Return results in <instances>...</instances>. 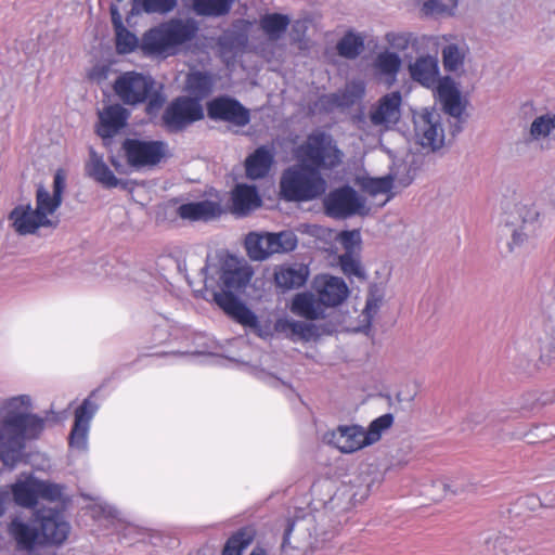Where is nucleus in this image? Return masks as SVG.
Masks as SVG:
<instances>
[{
	"label": "nucleus",
	"mask_w": 555,
	"mask_h": 555,
	"mask_svg": "<svg viewBox=\"0 0 555 555\" xmlns=\"http://www.w3.org/2000/svg\"><path fill=\"white\" fill-rule=\"evenodd\" d=\"M164 320H165V321H166V323H167V324H166V330H165V331H162V330L159 328V326H160V325H159V324H157V325H156V328H155V333H154L155 338H156L157 340H159V341H163V340L167 339V338L170 336V328H171V324H170V322L168 321V319H167V318H165V317H164Z\"/></svg>",
	"instance_id": "obj_62"
},
{
	"label": "nucleus",
	"mask_w": 555,
	"mask_h": 555,
	"mask_svg": "<svg viewBox=\"0 0 555 555\" xmlns=\"http://www.w3.org/2000/svg\"><path fill=\"white\" fill-rule=\"evenodd\" d=\"M291 311L300 318L314 321L324 318V307L320 298L312 293L305 292L294 296L291 304Z\"/></svg>",
	"instance_id": "obj_32"
},
{
	"label": "nucleus",
	"mask_w": 555,
	"mask_h": 555,
	"mask_svg": "<svg viewBox=\"0 0 555 555\" xmlns=\"http://www.w3.org/2000/svg\"><path fill=\"white\" fill-rule=\"evenodd\" d=\"M47 418L33 412L29 395L4 399L0 404V461L14 468L23 459L27 443L43 434Z\"/></svg>",
	"instance_id": "obj_1"
},
{
	"label": "nucleus",
	"mask_w": 555,
	"mask_h": 555,
	"mask_svg": "<svg viewBox=\"0 0 555 555\" xmlns=\"http://www.w3.org/2000/svg\"><path fill=\"white\" fill-rule=\"evenodd\" d=\"M339 263L346 275L364 279L365 273L361 267L359 257L354 255V253H344L339 257Z\"/></svg>",
	"instance_id": "obj_54"
},
{
	"label": "nucleus",
	"mask_w": 555,
	"mask_h": 555,
	"mask_svg": "<svg viewBox=\"0 0 555 555\" xmlns=\"http://www.w3.org/2000/svg\"><path fill=\"white\" fill-rule=\"evenodd\" d=\"M129 117L130 112L121 104L106 105L98 113L96 133L103 139L113 138L127 126Z\"/></svg>",
	"instance_id": "obj_17"
},
{
	"label": "nucleus",
	"mask_w": 555,
	"mask_h": 555,
	"mask_svg": "<svg viewBox=\"0 0 555 555\" xmlns=\"http://www.w3.org/2000/svg\"><path fill=\"white\" fill-rule=\"evenodd\" d=\"M173 259L171 256H159L156 261V269L155 273L153 274H146L143 273L144 278H141V282L144 284H151V287H153L157 292H164L166 295L171 296V267H172Z\"/></svg>",
	"instance_id": "obj_31"
},
{
	"label": "nucleus",
	"mask_w": 555,
	"mask_h": 555,
	"mask_svg": "<svg viewBox=\"0 0 555 555\" xmlns=\"http://www.w3.org/2000/svg\"><path fill=\"white\" fill-rule=\"evenodd\" d=\"M94 514L95 515H102L107 518H115L117 517V509L109 505L108 503L99 500L98 503L94 505Z\"/></svg>",
	"instance_id": "obj_59"
},
{
	"label": "nucleus",
	"mask_w": 555,
	"mask_h": 555,
	"mask_svg": "<svg viewBox=\"0 0 555 555\" xmlns=\"http://www.w3.org/2000/svg\"><path fill=\"white\" fill-rule=\"evenodd\" d=\"M436 91L443 111L460 121L465 111V104L462 102L461 92L455 82L450 77H443Z\"/></svg>",
	"instance_id": "obj_22"
},
{
	"label": "nucleus",
	"mask_w": 555,
	"mask_h": 555,
	"mask_svg": "<svg viewBox=\"0 0 555 555\" xmlns=\"http://www.w3.org/2000/svg\"><path fill=\"white\" fill-rule=\"evenodd\" d=\"M410 74L413 80L426 88H437L439 81L438 60L435 56H420L410 65Z\"/></svg>",
	"instance_id": "obj_27"
},
{
	"label": "nucleus",
	"mask_w": 555,
	"mask_h": 555,
	"mask_svg": "<svg viewBox=\"0 0 555 555\" xmlns=\"http://www.w3.org/2000/svg\"><path fill=\"white\" fill-rule=\"evenodd\" d=\"M464 491V483L460 479L439 478L434 480L426 489V494L434 501H439L449 494L456 495Z\"/></svg>",
	"instance_id": "obj_37"
},
{
	"label": "nucleus",
	"mask_w": 555,
	"mask_h": 555,
	"mask_svg": "<svg viewBox=\"0 0 555 555\" xmlns=\"http://www.w3.org/2000/svg\"><path fill=\"white\" fill-rule=\"evenodd\" d=\"M36 520L41 548L59 547L68 539L72 527L59 509L37 508Z\"/></svg>",
	"instance_id": "obj_6"
},
{
	"label": "nucleus",
	"mask_w": 555,
	"mask_h": 555,
	"mask_svg": "<svg viewBox=\"0 0 555 555\" xmlns=\"http://www.w3.org/2000/svg\"><path fill=\"white\" fill-rule=\"evenodd\" d=\"M274 328L293 341H309L319 337V327L310 322L297 321L288 318L278 319Z\"/></svg>",
	"instance_id": "obj_26"
},
{
	"label": "nucleus",
	"mask_w": 555,
	"mask_h": 555,
	"mask_svg": "<svg viewBox=\"0 0 555 555\" xmlns=\"http://www.w3.org/2000/svg\"><path fill=\"white\" fill-rule=\"evenodd\" d=\"M217 79L211 72L192 70L186 76L185 90L191 98L202 101L212 93Z\"/></svg>",
	"instance_id": "obj_28"
},
{
	"label": "nucleus",
	"mask_w": 555,
	"mask_h": 555,
	"mask_svg": "<svg viewBox=\"0 0 555 555\" xmlns=\"http://www.w3.org/2000/svg\"><path fill=\"white\" fill-rule=\"evenodd\" d=\"M209 118L222 120L238 127L246 126L250 120L249 111L237 100L222 95L215 98L207 104Z\"/></svg>",
	"instance_id": "obj_12"
},
{
	"label": "nucleus",
	"mask_w": 555,
	"mask_h": 555,
	"mask_svg": "<svg viewBox=\"0 0 555 555\" xmlns=\"http://www.w3.org/2000/svg\"><path fill=\"white\" fill-rule=\"evenodd\" d=\"M325 214L334 219L364 216L369 212L366 201L349 185L332 190L323 201Z\"/></svg>",
	"instance_id": "obj_5"
},
{
	"label": "nucleus",
	"mask_w": 555,
	"mask_h": 555,
	"mask_svg": "<svg viewBox=\"0 0 555 555\" xmlns=\"http://www.w3.org/2000/svg\"><path fill=\"white\" fill-rule=\"evenodd\" d=\"M323 441L347 454L367 447L364 439V428L360 425H340L336 429L324 434Z\"/></svg>",
	"instance_id": "obj_16"
},
{
	"label": "nucleus",
	"mask_w": 555,
	"mask_h": 555,
	"mask_svg": "<svg viewBox=\"0 0 555 555\" xmlns=\"http://www.w3.org/2000/svg\"><path fill=\"white\" fill-rule=\"evenodd\" d=\"M254 531L243 528L234 533L225 543L222 555H242L243 551L253 542Z\"/></svg>",
	"instance_id": "obj_43"
},
{
	"label": "nucleus",
	"mask_w": 555,
	"mask_h": 555,
	"mask_svg": "<svg viewBox=\"0 0 555 555\" xmlns=\"http://www.w3.org/2000/svg\"><path fill=\"white\" fill-rule=\"evenodd\" d=\"M365 94V85L362 80L348 82L344 89L337 92L322 95L319 99L320 105L325 111L335 108H348L360 102Z\"/></svg>",
	"instance_id": "obj_18"
},
{
	"label": "nucleus",
	"mask_w": 555,
	"mask_h": 555,
	"mask_svg": "<svg viewBox=\"0 0 555 555\" xmlns=\"http://www.w3.org/2000/svg\"><path fill=\"white\" fill-rule=\"evenodd\" d=\"M234 0H193V10L198 15L221 16L231 10Z\"/></svg>",
	"instance_id": "obj_41"
},
{
	"label": "nucleus",
	"mask_w": 555,
	"mask_h": 555,
	"mask_svg": "<svg viewBox=\"0 0 555 555\" xmlns=\"http://www.w3.org/2000/svg\"><path fill=\"white\" fill-rule=\"evenodd\" d=\"M326 181L317 168L302 163L286 168L280 180V192L289 202H309L323 195Z\"/></svg>",
	"instance_id": "obj_2"
},
{
	"label": "nucleus",
	"mask_w": 555,
	"mask_h": 555,
	"mask_svg": "<svg viewBox=\"0 0 555 555\" xmlns=\"http://www.w3.org/2000/svg\"><path fill=\"white\" fill-rule=\"evenodd\" d=\"M314 289L323 307H336L348 296V287L340 278L321 275L314 280Z\"/></svg>",
	"instance_id": "obj_19"
},
{
	"label": "nucleus",
	"mask_w": 555,
	"mask_h": 555,
	"mask_svg": "<svg viewBox=\"0 0 555 555\" xmlns=\"http://www.w3.org/2000/svg\"><path fill=\"white\" fill-rule=\"evenodd\" d=\"M12 228L18 235H33L42 228H56L57 219H44L30 203L15 206L9 214Z\"/></svg>",
	"instance_id": "obj_11"
},
{
	"label": "nucleus",
	"mask_w": 555,
	"mask_h": 555,
	"mask_svg": "<svg viewBox=\"0 0 555 555\" xmlns=\"http://www.w3.org/2000/svg\"><path fill=\"white\" fill-rule=\"evenodd\" d=\"M365 189L373 195L376 194H387L392 189V177L386 176L382 178L371 179Z\"/></svg>",
	"instance_id": "obj_55"
},
{
	"label": "nucleus",
	"mask_w": 555,
	"mask_h": 555,
	"mask_svg": "<svg viewBox=\"0 0 555 555\" xmlns=\"http://www.w3.org/2000/svg\"><path fill=\"white\" fill-rule=\"evenodd\" d=\"M415 139L423 147L437 151L444 143V131L440 116L428 109H424L414 116Z\"/></svg>",
	"instance_id": "obj_9"
},
{
	"label": "nucleus",
	"mask_w": 555,
	"mask_h": 555,
	"mask_svg": "<svg viewBox=\"0 0 555 555\" xmlns=\"http://www.w3.org/2000/svg\"><path fill=\"white\" fill-rule=\"evenodd\" d=\"M270 233L250 232L245 238V247L250 259L261 261L273 255Z\"/></svg>",
	"instance_id": "obj_35"
},
{
	"label": "nucleus",
	"mask_w": 555,
	"mask_h": 555,
	"mask_svg": "<svg viewBox=\"0 0 555 555\" xmlns=\"http://www.w3.org/2000/svg\"><path fill=\"white\" fill-rule=\"evenodd\" d=\"M66 186V177L63 170H57L53 178V192L52 194L56 195L57 197L62 198L63 192Z\"/></svg>",
	"instance_id": "obj_60"
},
{
	"label": "nucleus",
	"mask_w": 555,
	"mask_h": 555,
	"mask_svg": "<svg viewBox=\"0 0 555 555\" xmlns=\"http://www.w3.org/2000/svg\"><path fill=\"white\" fill-rule=\"evenodd\" d=\"M291 24V18L281 13H267L259 20V27L271 41L283 37Z\"/></svg>",
	"instance_id": "obj_36"
},
{
	"label": "nucleus",
	"mask_w": 555,
	"mask_h": 555,
	"mask_svg": "<svg viewBox=\"0 0 555 555\" xmlns=\"http://www.w3.org/2000/svg\"><path fill=\"white\" fill-rule=\"evenodd\" d=\"M178 214L182 219L190 221H210L221 216V205L214 201H201L183 204L179 207Z\"/></svg>",
	"instance_id": "obj_30"
},
{
	"label": "nucleus",
	"mask_w": 555,
	"mask_h": 555,
	"mask_svg": "<svg viewBox=\"0 0 555 555\" xmlns=\"http://www.w3.org/2000/svg\"><path fill=\"white\" fill-rule=\"evenodd\" d=\"M231 210L236 216H246L261 205L258 191L253 185L237 184L232 191Z\"/></svg>",
	"instance_id": "obj_29"
},
{
	"label": "nucleus",
	"mask_w": 555,
	"mask_h": 555,
	"mask_svg": "<svg viewBox=\"0 0 555 555\" xmlns=\"http://www.w3.org/2000/svg\"><path fill=\"white\" fill-rule=\"evenodd\" d=\"M201 101L193 98H176L175 125L176 131L204 118Z\"/></svg>",
	"instance_id": "obj_34"
},
{
	"label": "nucleus",
	"mask_w": 555,
	"mask_h": 555,
	"mask_svg": "<svg viewBox=\"0 0 555 555\" xmlns=\"http://www.w3.org/2000/svg\"><path fill=\"white\" fill-rule=\"evenodd\" d=\"M98 410L99 405L91 397L86 398L75 410L74 425L68 437L70 448L87 450L90 423Z\"/></svg>",
	"instance_id": "obj_14"
},
{
	"label": "nucleus",
	"mask_w": 555,
	"mask_h": 555,
	"mask_svg": "<svg viewBox=\"0 0 555 555\" xmlns=\"http://www.w3.org/2000/svg\"><path fill=\"white\" fill-rule=\"evenodd\" d=\"M509 231L507 248L511 253L533 246L541 229L540 212L529 203H517L505 222Z\"/></svg>",
	"instance_id": "obj_4"
},
{
	"label": "nucleus",
	"mask_w": 555,
	"mask_h": 555,
	"mask_svg": "<svg viewBox=\"0 0 555 555\" xmlns=\"http://www.w3.org/2000/svg\"><path fill=\"white\" fill-rule=\"evenodd\" d=\"M111 18L115 30L125 27L122 23V17L118 11V8L115 4L111 5Z\"/></svg>",
	"instance_id": "obj_61"
},
{
	"label": "nucleus",
	"mask_w": 555,
	"mask_h": 555,
	"mask_svg": "<svg viewBox=\"0 0 555 555\" xmlns=\"http://www.w3.org/2000/svg\"><path fill=\"white\" fill-rule=\"evenodd\" d=\"M385 40L391 49L402 52L416 42V37L408 31H389Z\"/></svg>",
	"instance_id": "obj_50"
},
{
	"label": "nucleus",
	"mask_w": 555,
	"mask_h": 555,
	"mask_svg": "<svg viewBox=\"0 0 555 555\" xmlns=\"http://www.w3.org/2000/svg\"><path fill=\"white\" fill-rule=\"evenodd\" d=\"M555 138V113L546 112L534 117L531 121L525 141L527 144H535L541 149L548 147V143Z\"/></svg>",
	"instance_id": "obj_20"
},
{
	"label": "nucleus",
	"mask_w": 555,
	"mask_h": 555,
	"mask_svg": "<svg viewBox=\"0 0 555 555\" xmlns=\"http://www.w3.org/2000/svg\"><path fill=\"white\" fill-rule=\"evenodd\" d=\"M171 208H172V206H171L170 202L163 204V205H158L157 210H156V221L157 222L165 221L167 219V211L171 210Z\"/></svg>",
	"instance_id": "obj_63"
},
{
	"label": "nucleus",
	"mask_w": 555,
	"mask_h": 555,
	"mask_svg": "<svg viewBox=\"0 0 555 555\" xmlns=\"http://www.w3.org/2000/svg\"><path fill=\"white\" fill-rule=\"evenodd\" d=\"M86 172L94 181L106 189H113L120 184V180L105 164L103 156L94 150H90L89 160L86 164Z\"/></svg>",
	"instance_id": "obj_33"
},
{
	"label": "nucleus",
	"mask_w": 555,
	"mask_h": 555,
	"mask_svg": "<svg viewBox=\"0 0 555 555\" xmlns=\"http://www.w3.org/2000/svg\"><path fill=\"white\" fill-rule=\"evenodd\" d=\"M466 56L465 44L451 43L442 49V63L447 72H457L462 68Z\"/></svg>",
	"instance_id": "obj_42"
},
{
	"label": "nucleus",
	"mask_w": 555,
	"mask_h": 555,
	"mask_svg": "<svg viewBox=\"0 0 555 555\" xmlns=\"http://www.w3.org/2000/svg\"><path fill=\"white\" fill-rule=\"evenodd\" d=\"M233 292L223 287L221 292L214 293V301L230 317L242 304Z\"/></svg>",
	"instance_id": "obj_53"
},
{
	"label": "nucleus",
	"mask_w": 555,
	"mask_h": 555,
	"mask_svg": "<svg viewBox=\"0 0 555 555\" xmlns=\"http://www.w3.org/2000/svg\"><path fill=\"white\" fill-rule=\"evenodd\" d=\"M401 93L393 91L382 96L376 104L372 105L369 118L373 126L389 129L396 125L401 117Z\"/></svg>",
	"instance_id": "obj_15"
},
{
	"label": "nucleus",
	"mask_w": 555,
	"mask_h": 555,
	"mask_svg": "<svg viewBox=\"0 0 555 555\" xmlns=\"http://www.w3.org/2000/svg\"><path fill=\"white\" fill-rule=\"evenodd\" d=\"M146 101L147 115L156 116L164 107L166 98L162 92L152 90Z\"/></svg>",
	"instance_id": "obj_57"
},
{
	"label": "nucleus",
	"mask_w": 555,
	"mask_h": 555,
	"mask_svg": "<svg viewBox=\"0 0 555 555\" xmlns=\"http://www.w3.org/2000/svg\"><path fill=\"white\" fill-rule=\"evenodd\" d=\"M294 155L299 163L317 168L318 171L336 168L344 157L334 138L321 130L308 134L305 142L295 149Z\"/></svg>",
	"instance_id": "obj_3"
},
{
	"label": "nucleus",
	"mask_w": 555,
	"mask_h": 555,
	"mask_svg": "<svg viewBox=\"0 0 555 555\" xmlns=\"http://www.w3.org/2000/svg\"><path fill=\"white\" fill-rule=\"evenodd\" d=\"M163 119L168 129L173 128V102L167 105Z\"/></svg>",
	"instance_id": "obj_64"
},
{
	"label": "nucleus",
	"mask_w": 555,
	"mask_h": 555,
	"mask_svg": "<svg viewBox=\"0 0 555 555\" xmlns=\"http://www.w3.org/2000/svg\"><path fill=\"white\" fill-rule=\"evenodd\" d=\"M198 30L197 23L194 20H176L175 40L176 48L194 38Z\"/></svg>",
	"instance_id": "obj_52"
},
{
	"label": "nucleus",
	"mask_w": 555,
	"mask_h": 555,
	"mask_svg": "<svg viewBox=\"0 0 555 555\" xmlns=\"http://www.w3.org/2000/svg\"><path fill=\"white\" fill-rule=\"evenodd\" d=\"M10 489L16 505L24 508H36L38 505V478L33 474L21 475Z\"/></svg>",
	"instance_id": "obj_21"
},
{
	"label": "nucleus",
	"mask_w": 555,
	"mask_h": 555,
	"mask_svg": "<svg viewBox=\"0 0 555 555\" xmlns=\"http://www.w3.org/2000/svg\"><path fill=\"white\" fill-rule=\"evenodd\" d=\"M253 270L246 264H240L236 259L229 258L221 266L220 281L229 291H241L250 281Z\"/></svg>",
	"instance_id": "obj_23"
},
{
	"label": "nucleus",
	"mask_w": 555,
	"mask_h": 555,
	"mask_svg": "<svg viewBox=\"0 0 555 555\" xmlns=\"http://www.w3.org/2000/svg\"><path fill=\"white\" fill-rule=\"evenodd\" d=\"M126 158L132 167L154 166L165 155V144L160 141L126 139L122 143Z\"/></svg>",
	"instance_id": "obj_10"
},
{
	"label": "nucleus",
	"mask_w": 555,
	"mask_h": 555,
	"mask_svg": "<svg viewBox=\"0 0 555 555\" xmlns=\"http://www.w3.org/2000/svg\"><path fill=\"white\" fill-rule=\"evenodd\" d=\"M459 0H427L422 12L427 16L453 15Z\"/></svg>",
	"instance_id": "obj_45"
},
{
	"label": "nucleus",
	"mask_w": 555,
	"mask_h": 555,
	"mask_svg": "<svg viewBox=\"0 0 555 555\" xmlns=\"http://www.w3.org/2000/svg\"><path fill=\"white\" fill-rule=\"evenodd\" d=\"M7 533L18 552L33 554L41 548L36 509L29 518L23 513L11 515L7 524Z\"/></svg>",
	"instance_id": "obj_7"
},
{
	"label": "nucleus",
	"mask_w": 555,
	"mask_h": 555,
	"mask_svg": "<svg viewBox=\"0 0 555 555\" xmlns=\"http://www.w3.org/2000/svg\"><path fill=\"white\" fill-rule=\"evenodd\" d=\"M64 487L62 485L41 480L38 478V501L57 502L62 500Z\"/></svg>",
	"instance_id": "obj_51"
},
{
	"label": "nucleus",
	"mask_w": 555,
	"mask_h": 555,
	"mask_svg": "<svg viewBox=\"0 0 555 555\" xmlns=\"http://www.w3.org/2000/svg\"><path fill=\"white\" fill-rule=\"evenodd\" d=\"M173 47V20L145 31L140 41V51L145 56H165Z\"/></svg>",
	"instance_id": "obj_13"
},
{
	"label": "nucleus",
	"mask_w": 555,
	"mask_h": 555,
	"mask_svg": "<svg viewBox=\"0 0 555 555\" xmlns=\"http://www.w3.org/2000/svg\"><path fill=\"white\" fill-rule=\"evenodd\" d=\"M61 205L62 198L52 194L41 184L37 186L35 208L44 219H54V214Z\"/></svg>",
	"instance_id": "obj_38"
},
{
	"label": "nucleus",
	"mask_w": 555,
	"mask_h": 555,
	"mask_svg": "<svg viewBox=\"0 0 555 555\" xmlns=\"http://www.w3.org/2000/svg\"><path fill=\"white\" fill-rule=\"evenodd\" d=\"M235 321L244 326L256 327L258 325V319L256 314L248 309L244 304H241L234 313L231 315Z\"/></svg>",
	"instance_id": "obj_56"
},
{
	"label": "nucleus",
	"mask_w": 555,
	"mask_h": 555,
	"mask_svg": "<svg viewBox=\"0 0 555 555\" xmlns=\"http://www.w3.org/2000/svg\"><path fill=\"white\" fill-rule=\"evenodd\" d=\"M393 423V416L390 413L384 414L371 422L367 429H364V439L366 446L377 442L384 431L389 429Z\"/></svg>",
	"instance_id": "obj_44"
},
{
	"label": "nucleus",
	"mask_w": 555,
	"mask_h": 555,
	"mask_svg": "<svg viewBox=\"0 0 555 555\" xmlns=\"http://www.w3.org/2000/svg\"><path fill=\"white\" fill-rule=\"evenodd\" d=\"M116 35V50L120 54H128L135 49H140V41L138 37L128 30L126 27L115 30Z\"/></svg>",
	"instance_id": "obj_48"
},
{
	"label": "nucleus",
	"mask_w": 555,
	"mask_h": 555,
	"mask_svg": "<svg viewBox=\"0 0 555 555\" xmlns=\"http://www.w3.org/2000/svg\"><path fill=\"white\" fill-rule=\"evenodd\" d=\"M336 49L340 56L353 60L358 57L364 49V37L349 30L337 42Z\"/></svg>",
	"instance_id": "obj_40"
},
{
	"label": "nucleus",
	"mask_w": 555,
	"mask_h": 555,
	"mask_svg": "<svg viewBox=\"0 0 555 555\" xmlns=\"http://www.w3.org/2000/svg\"><path fill=\"white\" fill-rule=\"evenodd\" d=\"M154 87L155 81L151 76L132 70L118 76L113 89L124 104L135 106L146 102Z\"/></svg>",
	"instance_id": "obj_8"
},
{
	"label": "nucleus",
	"mask_w": 555,
	"mask_h": 555,
	"mask_svg": "<svg viewBox=\"0 0 555 555\" xmlns=\"http://www.w3.org/2000/svg\"><path fill=\"white\" fill-rule=\"evenodd\" d=\"M383 293L378 289V287L374 286L371 287L366 302L365 308L363 310V318L367 325H371L373 319L377 314V312L380 309L382 302H383Z\"/></svg>",
	"instance_id": "obj_49"
},
{
	"label": "nucleus",
	"mask_w": 555,
	"mask_h": 555,
	"mask_svg": "<svg viewBox=\"0 0 555 555\" xmlns=\"http://www.w3.org/2000/svg\"><path fill=\"white\" fill-rule=\"evenodd\" d=\"M272 237L273 254L289 253L297 246V236L292 231H282L280 233H270Z\"/></svg>",
	"instance_id": "obj_46"
},
{
	"label": "nucleus",
	"mask_w": 555,
	"mask_h": 555,
	"mask_svg": "<svg viewBox=\"0 0 555 555\" xmlns=\"http://www.w3.org/2000/svg\"><path fill=\"white\" fill-rule=\"evenodd\" d=\"M275 157V150L273 145H261L257 147L245 159V171L249 179L256 180L264 178L273 163Z\"/></svg>",
	"instance_id": "obj_24"
},
{
	"label": "nucleus",
	"mask_w": 555,
	"mask_h": 555,
	"mask_svg": "<svg viewBox=\"0 0 555 555\" xmlns=\"http://www.w3.org/2000/svg\"><path fill=\"white\" fill-rule=\"evenodd\" d=\"M171 10H173V0H132L131 15L127 17V22L130 24L133 15L165 14Z\"/></svg>",
	"instance_id": "obj_39"
},
{
	"label": "nucleus",
	"mask_w": 555,
	"mask_h": 555,
	"mask_svg": "<svg viewBox=\"0 0 555 555\" xmlns=\"http://www.w3.org/2000/svg\"><path fill=\"white\" fill-rule=\"evenodd\" d=\"M340 241L344 245L345 253H353L354 248L361 242L360 232L358 230L344 231L340 233Z\"/></svg>",
	"instance_id": "obj_58"
},
{
	"label": "nucleus",
	"mask_w": 555,
	"mask_h": 555,
	"mask_svg": "<svg viewBox=\"0 0 555 555\" xmlns=\"http://www.w3.org/2000/svg\"><path fill=\"white\" fill-rule=\"evenodd\" d=\"M309 268L302 263H285L274 270V281L278 287L289 291L301 287L308 280Z\"/></svg>",
	"instance_id": "obj_25"
},
{
	"label": "nucleus",
	"mask_w": 555,
	"mask_h": 555,
	"mask_svg": "<svg viewBox=\"0 0 555 555\" xmlns=\"http://www.w3.org/2000/svg\"><path fill=\"white\" fill-rule=\"evenodd\" d=\"M375 66L384 75L395 76L400 69L401 59L395 52L385 51L377 55Z\"/></svg>",
	"instance_id": "obj_47"
}]
</instances>
